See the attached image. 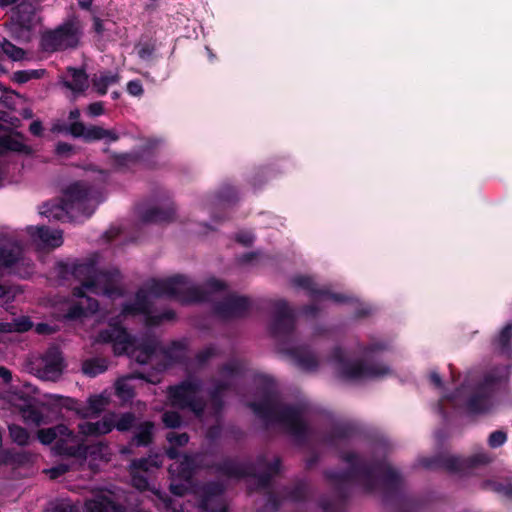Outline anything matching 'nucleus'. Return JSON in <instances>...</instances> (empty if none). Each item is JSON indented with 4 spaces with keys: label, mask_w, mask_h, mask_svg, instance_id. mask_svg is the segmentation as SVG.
<instances>
[{
    "label": "nucleus",
    "mask_w": 512,
    "mask_h": 512,
    "mask_svg": "<svg viewBox=\"0 0 512 512\" xmlns=\"http://www.w3.org/2000/svg\"><path fill=\"white\" fill-rule=\"evenodd\" d=\"M107 369V362L105 359L93 358L83 362L82 371L84 374L94 377L103 373Z\"/></svg>",
    "instance_id": "c9c22d12"
},
{
    "label": "nucleus",
    "mask_w": 512,
    "mask_h": 512,
    "mask_svg": "<svg viewBox=\"0 0 512 512\" xmlns=\"http://www.w3.org/2000/svg\"><path fill=\"white\" fill-rule=\"evenodd\" d=\"M13 20L20 27L30 29L36 23V9L31 3H20L13 12Z\"/></svg>",
    "instance_id": "c756f323"
},
{
    "label": "nucleus",
    "mask_w": 512,
    "mask_h": 512,
    "mask_svg": "<svg viewBox=\"0 0 512 512\" xmlns=\"http://www.w3.org/2000/svg\"><path fill=\"white\" fill-rule=\"evenodd\" d=\"M344 459L350 464L351 470L340 475V480H356L367 491H373L382 484L393 483L398 478L397 472L384 462L367 465L352 453L346 454Z\"/></svg>",
    "instance_id": "1a4fd4ad"
},
{
    "label": "nucleus",
    "mask_w": 512,
    "mask_h": 512,
    "mask_svg": "<svg viewBox=\"0 0 512 512\" xmlns=\"http://www.w3.org/2000/svg\"><path fill=\"white\" fill-rule=\"evenodd\" d=\"M314 311H315V307L310 306V307L306 308L305 313L306 314H313Z\"/></svg>",
    "instance_id": "774afa93"
},
{
    "label": "nucleus",
    "mask_w": 512,
    "mask_h": 512,
    "mask_svg": "<svg viewBox=\"0 0 512 512\" xmlns=\"http://www.w3.org/2000/svg\"><path fill=\"white\" fill-rule=\"evenodd\" d=\"M27 233L32 242L40 248H57L63 243V234L61 230L49 229L44 226H29Z\"/></svg>",
    "instance_id": "5701e85b"
},
{
    "label": "nucleus",
    "mask_w": 512,
    "mask_h": 512,
    "mask_svg": "<svg viewBox=\"0 0 512 512\" xmlns=\"http://www.w3.org/2000/svg\"><path fill=\"white\" fill-rule=\"evenodd\" d=\"M152 491L161 501L164 509L169 510L170 512H184L182 506L178 504L175 500L169 498L165 493H162L161 491L156 489H152Z\"/></svg>",
    "instance_id": "a19ab883"
},
{
    "label": "nucleus",
    "mask_w": 512,
    "mask_h": 512,
    "mask_svg": "<svg viewBox=\"0 0 512 512\" xmlns=\"http://www.w3.org/2000/svg\"><path fill=\"white\" fill-rule=\"evenodd\" d=\"M93 28H94V31L98 34V35H102L103 32H104V26H103V23L102 21L97 18V17H94V24H93Z\"/></svg>",
    "instance_id": "680f3d73"
},
{
    "label": "nucleus",
    "mask_w": 512,
    "mask_h": 512,
    "mask_svg": "<svg viewBox=\"0 0 512 512\" xmlns=\"http://www.w3.org/2000/svg\"><path fill=\"white\" fill-rule=\"evenodd\" d=\"M83 34V25L76 16L68 18L56 29L42 35L41 47L44 51L55 52L78 46Z\"/></svg>",
    "instance_id": "f8f14e48"
},
{
    "label": "nucleus",
    "mask_w": 512,
    "mask_h": 512,
    "mask_svg": "<svg viewBox=\"0 0 512 512\" xmlns=\"http://www.w3.org/2000/svg\"><path fill=\"white\" fill-rule=\"evenodd\" d=\"M114 412L106 413L100 420L84 421L78 424V432L86 437H99L113 430Z\"/></svg>",
    "instance_id": "a878e982"
},
{
    "label": "nucleus",
    "mask_w": 512,
    "mask_h": 512,
    "mask_svg": "<svg viewBox=\"0 0 512 512\" xmlns=\"http://www.w3.org/2000/svg\"><path fill=\"white\" fill-rule=\"evenodd\" d=\"M38 459V454L28 450H7L0 453V463L14 467L32 465Z\"/></svg>",
    "instance_id": "cd10ccee"
},
{
    "label": "nucleus",
    "mask_w": 512,
    "mask_h": 512,
    "mask_svg": "<svg viewBox=\"0 0 512 512\" xmlns=\"http://www.w3.org/2000/svg\"><path fill=\"white\" fill-rule=\"evenodd\" d=\"M127 91L133 96H140L143 93V87L140 81L133 80L128 82Z\"/></svg>",
    "instance_id": "3c124183"
},
{
    "label": "nucleus",
    "mask_w": 512,
    "mask_h": 512,
    "mask_svg": "<svg viewBox=\"0 0 512 512\" xmlns=\"http://www.w3.org/2000/svg\"><path fill=\"white\" fill-rule=\"evenodd\" d=\"M141 217L145 222H169L174 219L175 208L170 199H165L160 203L154 204L144 210H141Z\"/></svg>",
    "instance_id": "393cba45"
},
{
    "label": "nucleus",
    "mask_w": 512,
    "mask_h": 512,
    "mask_svg": "<svg viewBox=\"0 0 512 512\" xmlns=\"http://www.w3.org/2000/svg\"><path fill=\"white\" fill-rule=\"evenodd\" d=\"M492 459V456L488 452L481 450L468 458L443 455L437 459H421L420 464L427 468L443 467L452 472H460L468 468H476L488 464Z\"/></svg>",
    "instance_id": "dca6fc26"
},
{
    "label": "nucleus",
    "mask_w": 512,
    "mask_h": 512,
    "mask_svg": "<svg viewBox=\"0 0 512 512\" xmlns=\"http://www.w3.org/2000/svg\"><path fill=\"white\" fill-rule=\"evenodd\" d=\"M87 512H125L112 492H103L85 503Z\"/></svg>",
    "instance_id": "bb28decb"
},
{
    "label": "nucleus",
    "mask_w": 512,
    "mask_h": 512,
    "mask_svg": "<svg viewBox=\"0 0 512 512\" xmlns=\"http://www.w3.org/2000/svg\"><path fill=\"white\" fill-rule=\"evenodd\" d=\"M507 440V435L501 430L492 432L488 438V444L491 448L502 446Z\"/></svg>",
    "instance_id": "c03bdc74"
},
{
    "label": "nucleus",
    "mask_w": 512,
    "mask_h": 512,
    "mask_svg": "<svg viewBox=\"0 0 512 512\" xmlns=\"http://www.w3.org/2000/svg\"><path fill=\"white\" fill-rule=\"evenodd\" d=\"M236 239L244 245H250L254 240V236L250 232H240L237 234Z\"/></svg>",
    "instance_id": "864d4df0"
},
{
    "label": "nucleus",
    "mask_w": 512,
    "mask_h": 512,
    "mask_svg": "<svg viewBox=\"0 0 512 512\" xmlns=\"http://www.w3.org/2000/svg\"><path fill=\"white\" fill-rule=\"evenodd\" d=\"M108 405V399L103 395H93L87 399L86 406L77 408V414L84 419L93 418L102 413Z\"/></svg>",
    "instance_id": "7c9ffc66"
},
{
    "label": "nucleus",
    "mask_w": 512,
    "mask_h": 512,
    "mask_svg": "<svg viewBox=\"0 0 512 512\" xmlns=\"http://www.w3.org/2000/svg\"><path fill=\"white\" fill-rule=\"evenodd\" d=\"M154 425L152 422L145 421L136 427L133 440L137 446H146L152 441Z\"/></svg>",
    "instance_id": "72a5a7b5"
},
{
    "label": "nucleus",
    "mask_w": 512,
    "mask_h": 512,
    "mask_svg": "<svg viewBox=\"0 0 512 512\" xmlns=\"http://www.w3.org/2000/svg\"><path fill=\"white\" fill-rule=\"evenodd\" d=\"M483 487L487 490L494 491L504 497L512 498L511 480H487L483 483Z\"/></svg>",
    "instance_id": "f704fd0d"
},
{
    "label": "nucleus",
    "mask_w": 512,
    "mask_h": 512,
    "mask_svg": "<svg viewBox=\"0 0 512 512\" xmlns=\"http://www.w3.org/2000/svg\"><path fill=\"white\" fill-rule=\"evenodd\" d=\"M229 385V383H225V384H219L217 385L213 391H211V398H212V401H213V419L215 421H217V413H218V410H219V402H218V396L220 394V392L224 389H226V387Z\"/></svg>",
    "instance_id": "de8ad7c7"
},
{
    "label": "nucleus",
    "mask_w": 512,
    "mask_h": 512,
    "mask_svg": "<svg viewBox=\"0 0 512 512\" xmlns=\"http://www.w3.org/2000/svg\"><path fill=\"white\" fill-rule=\"evenodd\" d=\"M36 332L38 334H49L52 332V329L49 325L47 324H44V323H39L37 324L36 326Z\"/></svg>",
    "instance_id": "052dcab7"
},
{
    "label": "nucleus",
    "mask_w": 512,
    "mask_h": 512,
    "mask_svg": "<svg viewBox=\"0 0 512 512\" xmlns=\"http://www.w3.org/2000/svg\"><path fill=\"white\" fill-rule=\"evenodd\" d=\"M280 460L275 458L270 462L266 457L258 458L255 467H248L236 462H228L224 466V473L230 477H243L253 475L259 487H266L272 476L279 472Z\"/></svg>",
    "instance_id": "2eb2a0df"
},
{
    "label": "nucleus",
    "mask_w": 512,
    "mask_h": 512,
    "mask_svg": "<svg viewBox=\"0 0 512 512\" xmlns=\"http://www.w3.org/2000/svg\"><path fill=\"white\" fill-rule=\"evenodd\" d=\"M0 45L3 52L12 60L17 61L21 60L24 57V51L21 48L16 47L9 41L3 40Z\"/></svg>",
    "instance_id": "79ce46f5"
},
{
    "label": "nucleus",
    "mask_w": 512,
    "mask_h": 512,
    "mask_svg": "<svg viewBox=\"0 0 512 512\" xmlns=\"http://www.w3.org/2000/svg\"><path fill=\"white\" fill-rule=\"evenodd\" d=\"M257 394L258 400L249 402L248 406L267 425L283 429L298 442L311 437L307 409L302 405L290 406L284 404L271 378H261Z\"/></svg>",
    "instance_id": "7ed1b4c3"
},
{
    "label": "nucleus",
    "mask_w": 512,
    "mask_h": 512,
    "mask_svg": "<svg viewBox=\"0 0 512 512\" xmlns=\"http://www.w3.org/2000/svg\"><path fill=\"white\" fill-rule=\"evenodd\" d=\"M131 381L132 377H126L116 382V395L123 401H129L134 397V386Z\"/></svg>",
    "instance_id": "4c0bfd02"
},
{
    "label": "nucleus",
    "mask_w": 512,
    "mask_h": 512,
    "mask_svg": "<svg viewBox=\"0 0 512 512\" xmlns=\"http://www.w3.org/2000/svg\"><path fill=\"white\" fill-rule=\"evenodd\" d=\"M78 3L82 8L87 9L90 7L92 0H78Z\"/></svg>",
    "instance_id": "69168bd1"
},
{
    "label": "nucleus",
    "mask_w": 512,
    "mask_h": 512,
    "mask_svg": "<svg viewBox=\"0 0 512 512\" xmlns=\"http://www.w3.org/2000/svg\"><path fill=\"white\" fill-rule=\"evenodd\" d=\"M295 326L294 312L289 308L284 300H275L273 302V321L271 332L277 338L290 340Z\"/></svg>",
    "instance_id": "6ab92c4d"
},
{
    "label": "nucleus",
    "mask_w": 512,
    "mask_h": 512,
    "mask_svg": "<svg viewBox=\"0 0 512 512\" xmlns=\"http://www.w3.org/2000/svg\"><path fill=\"white\" fill-rule=\"evenodd\" d=\"M162 420L165 426L168 428L179 427L182 423L179 414L176 412H165L162 416Z\"/></svg>",
    "instance_id": "a18cd8bd"
},
{
    "label": "nucleus",
    "mask_w": 512,
    "mask_h": 512,
    "mask_svg": "<svg viewBox=\"0 0 512 512\" xmlns=\"http://www.w3.org/2000/svg\"><path fill=\"white\" fill-rule=\"evenodd\" d=\"M53 132L69 133L74 137H82L86 141L105 140L114 142L119 139L114 130L104 129L100 126L86 127L82 122L74 121L70 125L55 124L52 127Z\"/></svg>",
    "instance_id": "a211bd4d"
},
{
    "label": "nucleus",
    "mask_w": 512,
    "mask_h": 512,
    "mask_svg": "<svg viewBox=\"0 0 512 512\" xmlns=\"http://www.w3.org/2000/svg\"><path fill=\"white\" fill-rule=\"evenodd\" d=\"M80 116V111L78 109H73L69 113V118L71 120H77Z\"/></svg>",
    "instance_id": "0e129e2a"
},
{
    "label": "nucleus",
    "mask_w": 512,
    "mask_h": 512,
    "mask_svg": "<svg viewBox=\"0 0 512 512\" xmlns=\"http://www.w3.org/2000/svg\"><path fill=\"white\" fill-rule=\"evenodd\" d=\"M293 283L304 289H307L314 301L319 303H327V302H335V303H345L353 300L351 296L343 295V294H335L331 293L326 289H316V285L310 277L306 276H298L293 279Z\"/></svg>",
    "instance_id": "4be33fe9"
},
{
    "label": "nucleus",
    "mask_w": 512,
    "mask_h": 512,
    "mask_svg": "<svg viewBox=\"0 0 512 512\" xmlns=\"http://www.w3.org/2000/svg\"><path fill=\"white\" fill-rule=\"evenodd\" d=\"M347 436V430L343 427H336L332 433L324 439L325 442L335 444L337 439L345 438Z\"/></svg>",
    "instance_id": "09e8293b"
},
{
    "label": "nucleus",
    "mask_w": 512,
    "mask_h": 512,
    "mask_svg": "<svg viewBox=\"0 0 512 512\" xmlns=\"http://www.w3.org/2000/svg\"><path fill=\"white\" fill-rule=\"evenodd\" d=\"M170 297L182 303L209 301L221 298L215 306V312L224 319L243 316L250 307L246 297L229 293L223 282L217 279H209L202 286L193 284L187 277L176 275L166 279H152L136 294L133 304L123 307L122 315L145 314L149 324H156L161 320L174 318L172 311H166L158 320L154 321L150 316L152 299L158 297Z\"/></svg>",
    "instance_id": "f257e3e1"
},
{
    "label": "nucleus",
    "mask_w": 512,
    "mask_h": 512,
    "mask_svg": "<svg viewBox=\"0 0 512 512\" xmlns=\"http://www.w3.org/2000/svg\"><path fill=\"white\" fill-rule=\"evenodd\" d=\"M169 364L182 361L186 356V345L184 342H173L165 351Z\"/></svg>",
    "instance_id": "58836bf2"
},
{
    "label": "nucleus",
    "mask_w": 512,
    "mask_h": 512,
    "mask_svg": "<svg viewBox=\"0 0 512 512\" xmlns=\"http://www.w3.org/2000/svg\"><path fill=\"white\" fill-rule=\"evenodd\" d=\"M166 439L170 447L166 450V454L174 462L169 466L171 476L170 490L174 495L182 496L188 489L194 490L196 486H192L191 478L195 469L194 457L183 455L180 456L177 447L185 446L189 441L187 433H178L170 431L166 435ZM203 485H201L202 487ZM200 487V485H197Z\"/></svg>",
    "instance_id": "6e6552de"
},
{
    "label": "nucleus",
    "mask_w": 512,
    "mask_h": 512,
    "mask_svg": "<svg viewBox=\"0 0 512 512\" xmlns=\"http://www.w3.org/2000/svg\"><path fill=\"white\" fill-rule=\"evenodd\" d=\"M118 81L119 75L111 71H103L95 74L92 79L93 87L100 95L106 94L107 89L110 86L118 83Z\"/></svg>",
    "instance_id": "473e14b6"
},
{
    "label": "nucleus",
    "mask_w": 512,
    "mask_h": 512,
    "mask_svg": "<svg viewBox=\"0 0 512 512\" xmlns=\"http://www.w3.org/2000/svg\"><path fill=\"white\" fill-rule=\"evenodd\" d=\"M381 347L372 345L360 348L358 352H349L341 348L334 350L331 358L333 369L340 379L365 380L390 374L388 366L375 361L373 354Z\"/></svg>",
    "instance_id": "423d86ee"
},
{
    "label": "nucleus",
    "mask_w": 512,
    "mask_h": 512,
    "mask_svg": "<svg viewBox=\"0 0 512 512\" xmlns=\"http://www.w3.org/2000/svg\"><path fill=\"white\" fill-rule=\"evenodd\" d=\"M35 388L30 384L12 387L7 393L8 402L20 413L28 425L40 426L44 415L36 407Z\"/></svg>",
    "instance_id": "ddd939ff"
},
{
    "label": "nucleus",
    "mask_w": 512,
    "mask_h": 512,
    "mask_svg": "<svg viewBox=\"0 0 512 512\" xmlns=\"http://www.w3.org/2000/svg\"><path fill=\"white\" fill-rule=\"evenodd\" d=\"M0 377L5 382H9L12 378L10 370H8L6 367H0Z\"/></svg>",
    "instance_id": "e2e57ef3"
},
{
    "label": "nucleus",
    "mask_w": 512,
    "mask_h": 512,
    "mask_svg": "<svg viewBox=\"0 0 512 512\" xmlns=\"http://www.w3.org/2000/svg\"><path fill=\"white\" fill-rule=\"evenodd\" d=\"M38 439L43 444L55 442L54 450L60 455L86 459L88 455L99 453L101 459L108 460V446L102 442L86 446L67 426L60 424L38 431Z\"/></svg>",
    "instance_id": "0eeeda50"
},
{
    "label": "nucleus",
    "mask_w": 512,
    "mask_h": 512,
    "mask_svg": "<svg viewBox=\"0 0 512 512\" xmlns=\"http://www.w3.org/2000/svg\"><path fill=\"white\" fill-rule=\"evenodd\" d=\"M216 352H217V349L215 347L209 346L197 355V360L199 363H204L208 359H210L211 357L216 355Z\"/></svg>",
    "instance_id": "8fccbe9b"
},
{
    "label": "nucleus",
    "mask_w": 512,
    "mask_h": 512,
    "mask_svg": "<svg viewBox=\"0 0 512 512\" xmlns=\"http://www.w3.org/2000/svg\"><path fill=\"white\" fill-rule=\"evenodd\" d=\"M89 115L95 117L104 113V107L102 102H95L88 106Z\"/></svg>",
    "instance_id": "603ef678"
},
{
    "label": "nucleus",
    "mask_w": 512,
    "mask_h": 512,
    "mask_svg": "<svg viewBox=\"0 0 512 512\" xmlns=\"http://www.w3.org/2000/svg\"><path fill=\"white\" fill-rule=\"evenodd\" d=\"M99 203L96 193L85 182H74L63 191L59 203H45L40 214L53 220L78 221L89 218Z\"/></svg>",
    "instance_id": "39448f33"
},
{
    "label": "nucleus",
    "mask_w": 512,
    "mask_h": 512,
    "mask_svg": "<svg viewBox=\"0 0 512 512\" xmlns=\"http://www.w3.org/2000/svg\"><path fill=\"white\" fill-rule=\"evenodd\" d=\"M9 434L12 441L20 446L27 445L30 441L29 433L21 426L9 425Z\"/></svg>",
    "instance_id": "ea45409f"
},
{
    "label": "nucleus",
    "mask_w": 512,
    "mask_h": 512,
    "mask_svg": "<svg viewBox=\"0 0 512 512\" xmlns=\"http://www.w3.org/2000/svg\"><path fill=\"white\" fill-rule=\"evenodd\" d=\"M282 351L294 365L303 371L312 372L318 367L317 357L305 347H290L287 344Z\"/></svg>",
    "instance_id": "b1692460"
},
{
    "label": "nucleus",
    "mask_w": 512,
    "mask_h": 512,
    "mask_svg": "<svg viewBox=\"0 0 512 512\" xmlns=\"http://www.w3.org/2000/svg\"><path fill=\"white\" fill-rule=\"evenodd\" d=\"M237 370H238V363L233 361L224 367L223 375L225 377H232L234 372H236Z\"/></svg>",
    "instance_id": "4d7b16f0"
},
{
    "label": "nucleus",
    "mask_w": 512,
    "mask_h": 512,
    "mask_svg": "<svg viewBox=\"0 0 512 512\" xmlns=\"http://www.w3.org/2000/svg\"><path fill=\"white\" fill-rule=\"evenodd\" d=\"M29 130H30V132H31L33 135H36V136L41 135L42 130H43V127H42L41 122H39V121H34V122H32V123L30 124Z\"/></svg>",
    "instance_id": "13d9d810"
},
{
    "label": "nucleus",
    "mask_w": 512,
    "mask_h": 512,
    "mask_svg": "<svg viewBox=\"0 0 512 512\" xmlns=\"http://www.w3.org/2000/svg\"><path fill=\"white\" fill-rule=\"evenodd\" d=\"M202 392V383L198 379L189 378L177 386L170 387L168 393L172 406L188 409L197 417L203 418Z\"/></svg>",
    "instance_id": "4468645a"
},
{
    "label": "nucleus",
    "mask_w": 512,
    "mask_h": 512,
    "mask_svg": "<svg viewBox=\"0 0 512 512\" xmlns=\"http://www.w3.org/2000/svg\"><path fill=\"white\" fill-rule=\"evenodd\" d=\"M114 425L113 429H117L120 432H125L130 430L135 426L136 417L131 412H126L122 414H117L114 412Z\"/></svg>",
    "instance_id": "e433bc0d"
},
{
    "label": "nucleus",
    "mask_w": 512,
    "mask_h": 512,
    "mask_svg": "<svg viewBox=\"0 0 512 512\" xmlns=\"http://www.w3.org/2000/svg\"><path fill=\"white\" fill-rule=\"evenodd\" d=\"M72 151V146L65 142H60L57 144L56 152L59 155H68Z\"/></svg>",
    "instance_id": "6e6d98bb"
},
{
    "label": "nucleus",
    "mask_w": 512,
    "mask_h": 512,
    "mask_svg": "<svg viewBox=\"0 0 512 512\" xmlns=\"http://www.w3.org/2000/svg\"><path fill=\"white\" fill-rule=\"evenodd\" d=\"M27 279L34 274L33 262L25 257L14 236L0 234V275L4 272Z\"/></svg>",
    "instance_id": "9b49d317"
},
{
    "label": "nucleus",
    "mask_w": 512,
    "mask_h": 512,
    "mask_svg": "<svg viewBox=\"0 0 512 512\" xmlns=\"http://www.w3.org/2000/svg\"><path fill=\"white\" fill-rule=\"evenodd\" d=\"M100 343H112L114 353L117 355L128 354L140 364L149 363L154 354L156 347L153 343H148L137 352L134 349V341L125 329L118 325L114 319H110L109 327L101 330L96 338Z\"/></svg>",
    "instance_id": "9d476101"
},
{
    "label": "nucleus",
    "mask_w": 512,
    "mask_h": 512,
    "mask_svg": "<svg viewBox=\"0 0 512 512\" xmlns=\"http://www.w3.org/2000/svg\"><path fill=\"white\" fill-rule=\"evenodd\" d=\"M70 469V465L67 463H59L47 470H45V473L51 478L56 479L62 475H64L66 472H68Z\"/></svg>",
    "instance_id": "49530a36"
},
{
    "label": "nucleus",
    "mask_w": 512,
    "mask_h": 512,
    "mask_svg": "<svg viewBox=\"0 0 512 512\" xmlns=\"http://www.w3.org/2000/svg\"><path fill=\"white\" fill-rule=\"evenodd\" d=\"M64 367L61 351L56 347H51L33 362L32 371L40 379L56 381L62 375Z\"/></svg>",
    "instance_id": "f3484780"
},
{
    "label": "nucleus",
    "mask_w": 512,
    "mask_h": 512,
    "mask_svg": "<svg viewBox=\"0 0 512 512\" xmlns=\"http://www.w3.org/2000/svg\"><path fill=\"white\" fill-rule=\"evenodd\" d=\"M54 273L59 284L72 278L81 283V287L73 289V296L77 298V302L69 307L65 315L68 319H77L98 310V302L89 294H102L111 299L122 295L119 287L121 275L116 268L98 270L94 263L70 265L59 262L54 268Z\"/></svg>",
    "instance_id": "f03ea898"
},
{
    "label": "nucleus",
    "mask_w": 512,
    "mask_h": 512,
    "mask_svg": "<svg viewBox=\"0 0 512 512\" xmlns=\"http://www.w3.org/2000/svg\"><path fill=\"white\" fill-rule=\"evenodd\" d=\"M31 79V74L28 71H18L14 73V80L18 83H25Z\"/></svg>",
    "instance_id": "5fc2aeb1"
},
{
    "label": "nucleus",
    "mask_w": 512,
    "mask_h": 512,
    "mask_svg": "<svg viewBox=\"0 0 512 512\" xmlns=\"http://www.w3.org/2000/svg\"><path fill=\"white\" fill-rule=\"evenodd\" d=\"M161 465L162 460L158 455L133 460L130 464L132 485L138 490L150 489L147 475Z\"/></svg>",
    "instance_id": "412c9836"
},
{
    "label": "nucleus",
    "mask_w": 512,
    "mask_h": 512,
    "mask_svg": "<svg viewBox=\"0 0 512 512\" xmlns=\"http://www.w3.org/2000/svg\"><path fill=\"white\" fill-rule=\"evenodd\" d=\"M222 492L223 486L218 483L194 488L193 494L198 500L200 512H227Z\"/></svg>",
    "instance_id": "aec40b11"
},
{
    "label": "nucleus",
    "mask_w": 512,
    "mask_h": 512,
    "mask_svg": "<svg viewBox=\"0 0 512 512\" xmlns=\"http://www.w3.org/2000/svg\"><path fill=\"white\" fill-rule=\"evenodd\" d=\"M509 375L508 365L494 367L475 386L465 383L447 399L456 406L465 405L471 413H485L494 405L495 395L506 386Z\"/></svg>",
    "instance_id": "20e7f679"
},
{
    "label": "nucleus",
    "mask_w": 512,
    "mask_h": 512,
    "mask_svg": "<svg viewBox=\"0 0 512 512\" xmlns=\"http://www.w3.org/2000/svg\"><path fill=\"white\" fill-rule=\"evenodd\" d=\"M512 323L507 324L493 342L494 350L502 355L510 356L512 351Z\"/></svg>",
    "instance_id": "2f4dec72"
},
{
    "label": "nucleus",
    "mask_w": 512,
    "mask_h": 512,
    "mask_svg": "<svg viewBox=\"0 0 512 512\" xmlns=\"http://www.w3.org/2000/svg\"><path fill=\"white\" fill-rule=\"evenodd\" d=\"M31 327H32L31 321L28 318L23 317V318L15 320L11 324H8V328H4V330H7V331L15 330L18 332H25V331H28Z\"/></svg>",
    "instance_id": "37998d69"
},
{
    "label": "nucleus",
    "mask_w": 512,
    "mask_h": 512,
    "mask_svg": "<svg viewBox=\"0 0 512 512\" xmlns=\"http://www.w3.org/2000/svg\"><path fill=\"white\" fill-rule=\"evenodd\" d=\"M18 0H0V6H8V5H11V4H14L15 2H17Z\"/></svg>",
    "instance_id": "338daca9"
},
{
    "label": "nucleus",
    "mask_w": 512,
    "mask_h": 512,
    "mask_svg": "<svg viewBox=\"0 0 512 512\" xmlns=\"http://www.w3.org/2000/svg\"><path fill=\"white\" fill-rule=\"evenodd\" d=\"M62 83L74 94H80L88 88V76L82 69L69 67Z\"/></svg>",
    "instance_id": "c85d7f7f"
},
{
    "label": "nucleus",
    "mask_w": 512,
    "mask_h": 512,
    "mask_svg": "<svg viewBox=\"0 0 512 512\" xmlns=\"http://www.w3.org/2000/svg\"><path fill=\"white\" fill-rule=\"evenodd\" d=\"M430 381L438 388L442 386V380L440 375L436 371L430 373Z\"/></svg>",
    "instance_id": "bf43d9fd"
}]
</instances>
